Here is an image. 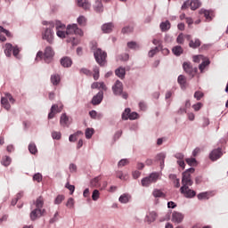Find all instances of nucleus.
<instances>
[{
  "label": "nucleus",
  "mask_w": 228,
  "mask_h": 228,
  "mask_svg": "<svg viewBox=\"0 0 228 228\" xmlns=\"http://www.w3.org/2000/svg\"><path fill=\"white\" fill-rule=\"evenodd\" d=\"M67 42L72 45H77L79 44V38L73 35H78L83 37L84 33L81 28H77V24L68 25L66 28Z\"/></svg>",
  "instance_id": "obj_1"
},
{
  "label": "nucleus",
  "mask_w": 228,
  "mask_h": 228,
  "mask_svg": "<svg viewBox=\"0 0 228 228\" xmlns=\"http://www.w3.org/2000/svg\"><path fill=\"white\" fill-rule=\"evenodd\" d=\"M54 57V50H53V47L46 46L44 52H38L37 54L36 60H42L44 58L45 63H51L53 61V58Z\"/></svg>",
  "instance_id": "obj_2"
},
{
  "label": "nucleus",
  "mask_w": 228,
  "mask_h": 228,
  "mask_svg": "<svg viewBox=\"0 0 228 228\" xmlns=\"http://www.w3.org/2000/svg\"><path fill=\"white\" fill-rule=\"evenodd\" d=\"M54 28V23H50V28H46L45 31L42 32L43 40H46L48 44L54 43V31L53 30Z\"/></svg>",
  "instance_id": "obj_3"
},
{
  "label": "nucleus",
  "mask_w": 228,
  "mask_h": 228,
  "mask_svg": "<svg viewBox=\"0 0 228 228\" xmlns=\"http://www.w3.org/2000/svg\"><path fill=\"white\" fill-rule=\"evenodd\" d=\"M195 172V168L191 167L183 173L182 184L183 186H191L193 181H191V175Z\"/></svg>",
  "instance_id": "obj_4"
},
{
  "label": "nucleus",
  "mask_w": 228,
  "mask_h": 228,
  "mask_svg": "<svg viewBox=\"0 0 228 228\" xmlns=\"http://www.w3.org/2000/svg\"><path fill=\"white\" fill-rule=\"evenodd\" d=\"M183 69L184 72L192 79V77H195L197 75V72H199V69L197 67H193L191 62H183Z\"/></svg>",
  "instance_id": "obj_5"
},
{
  "label": "nucleus",
  "mask_w": 228,
  "mask_h": 228,
  "mask_svg": "<svg viewBox=\"0 0 228 228\" xmlns=\"http://www.w3.org/2000/svg\"><path fill=\"white\" fill-rule=\"evenodd\" d=\"M106 56L107 53L105 52H102V49H97L94 52V58L95 61H97V63H99V65H101L102 67H104V65L106 64Z\"/></svg>",
  "instance_id": "obj_6"
},
{
  "label": "nucleus",
  "mask_w": 228,
  "mask_h": 228,
  "mask_svg": "<svg viewBox=\"0 0 228 228\" xmlns=\"http://www.w3.org/2000/svg\"><path fill=\"white\" fill-rule=\"evenodd\" d=\"M159 178V173H151L149 176L142 180V185L149 186L150 184H152V183H156V181H158Z\"/></svg>",
  "instance_id": "obj_7"
},
{
  "label": "nucleus",
  "mask_w": 228,
  "mask_h": 228,
  "mask_svg": "<svg viewBox=\"0 0 228 228\" xmlns=\"http://www.w3.org/2000/svg\"><path fill=\"white\" fill-rule=\"evenodd\" d=\"M56 28V35L59 38H67V31H65L66 27L65 24L61 23L60 21H56L55 23Z\"/></svg>",
  "instance_id": "obj_8"
},
{
  "label": "nucleus",
  "mask_w": 228,
  "mask_h": 228,
  "mask_svg": "<svg viewBox=\"0 0 228 228\" xmlns=\"http://www.w3.org/2000/svg\"><path fill=\"white\" fill-rule=\"evenodd\" d=\"M189 185H183L180 188V191L181 193H183V195H184V197H186V199H193V197H195V195H197V192L191 189H190V187H188Z\"/></svg>",
  "instance_id": "obj_9"
},
{
  "label": "nucleus",
  "mask_w": 228,
  "mask_h": 228,
  "mask_svg": "<svg viewBox=\"0 0 228 228\" xmlns=\"http://www.w3.org/2000/svg\"><path fill=\"white\" fill-rule=\"evenodd\" d=\"M191 7V10H197L200 7V1L199 0H188L182 5V10H186V8Z\"/></svg>",
  "instance_id": "obj_10"
},
{
  "label": "nucleus",
  "mask_w": 228,
  "mask_h": 228,
  "mask_svg": "<svg viewBox=\"0 0 228 228\" xmlns=\"http://www.w3.org/2000/svg\"><path fill=\"white\" fill-rule=\"evenodd\" d=\"M200 13L205 17L207 22H211L215 17V12L211 10L201 9Z\"/></svg>",
  "instance_id": "obj_11"
},
{
  "label": "nucleus",
  "mask_w": 228,
  "mask_h": 228,
  "mask_svg": "<svg viewBox=\"0 0 228 228\" xmlns=\"http://www.w3.org/2000/svg\"><path fill=\"white\" fill-rule=\"evenodd\" d=\"M222 149H215L210 152L209 159H211V161H216V159H220V158H222Z\"/></svg>",
  "instance_id": "obj_12"
},
{
  "label": "nucleus",
  "mask_w": 228,
  "mask_h": 228,
  "mask_svg": "<svg viewBox=\"0 0 228 228\" xmlns=\"http://www.w3.org/2000/svg\"><path fill=\"white\" fill-rule=\"evenodd\" d=\"M112 90H113V93L115 94V95L122 94V92L124 90L122 82H120V80H117L114 86L112 87Z\"/></svg>",
  "instance_id": "obj_13"
},
{
  "label": "nucleus",
  "mask_w": 228,
  "mask_h": 228,
  "mask_svg": "<svg viewBox=\"0 0 228 228\" xmlns=\"http://www.w3.org/2000/svg\"><path fill=\"white\" fill-rule=\"evenodd\" d=\"M44 213H45V209L35 208L30 213V219L37 220V218H40V216H43Z\"/></svg>",
  "instance_id": "obj_14"
},
{
  "label": "nucleus",
  "mask_w": 228,
  "mask_h": 228,
  "mask_svg": "<svg viewBox=\"0 0 228 228\" xmlns=\"http://www.w3.org/2000/svg\"><path fill=\"white\" fill-rule=\"evenodd\" d=\"M104 97V93L100 91L96 95H94L92 99V104L94 106H97V104H101L102 102V99Z\"/></svg>",
  "instance_id": "obj_15"
},
{
  "label": "nucleus",
  "mask_w": 228,
  "mask_h": 228,
  "mask_svg": "<svg viewBox=\"0 0 228 228\" xmlns=\"http://www.w3.org/2000/svg\"><path fill=\"white\" fill-rule=\"evenodd\" d=\"M60 124L62 127H69V126H70V118H69L66 113L61 114Z\"/></svg>",
  "instance_id": "obj_16"
},
{
  "label": "nucleus",
  "mask_w": 228,
  "mask_h": 228,
  "mask_svg": "<svg viewBox=\"0 0 228 228\" xmlns=\"http://www.w3.org/2000/svg\"><path fill=\"white\" fill-rule=\"evenodd\" d=\"M184 220V216L179 212H174L172 214V222L175 224H181Z\"/></svg>",
  "instance_id": "obj_17"
},
{
  "label": "nucleus",
  "mask_w": 228,
  "mask_h": 228,
  "mask_svg": "<svg viewBox=\"0 0 228 228\" xmlns=\"http://www.w3.org/2000/svg\"><path fill=\"white\" fill-rule=\"evenodd\" d=\"M177 81L181 86V89L186 90V87L188 86V83L186 82V77L184 75H180L178 76Z\"/></svg>",
  "instance_id": "obj_18"
},
{
  "label": "nucleus",
  "mask_w": 228,
  "mask_h": 228,
  "mask_svg": "<svg viewBox=\"0 0 228 228\" xmlns=\"http://www.w3.org/2000/svg\"><path fill=\"white\" fill-rule=\"evenodd\" d=\"M61 65L66 69H69V67H72V59H70V57L61 58Z\"/></svg>",
  "instance_id": "obj_19"
},
{
  "label": "nucleus",
  "mask_w": 228,
  "mask_h": 228,
  "mask_svg": "<svg viewBox=\"0 0 228 228\" xmlns=\"http://www.w3.org/2000/svg\"><path fill=\"white\" fill-rule=\"evenodd\" d=\"M77 6L83 8V10H90V3L88 0H77Z\"/></svg>",
  "instance_id": "obj_20"
},
{
  "label": "nucleus",
  "mask_w": 228,
  "mask_h": 228,
  "mask_svg": "<svg viewBox=\"0 0 228 228\" xmlns=\"http://www.w3.org/2000/svg\"><path fill=\"white\" fill-rule=\"evenodd\" d=\"M211 64V61H209V59L205 60L204 61H202L200 65H199V69L200 72L201 74H204V70L206 69H208V67H209V65Z\"/></svg>",
  "instance_id": "obj_21"
},
{
  "label": "nucleus",
  "mask_w": 228,
  "mask_h": 228,
  "mask_svg": "<svg viewBox=\"0 0 228 228\" xmlns=\"http://www.w3.org/2000/svg\"><path fill=\"white\" fill-rule=\"evenodd\" d=\"M103 33H111L113 31V23H105L102 26Z\"/></svg>",
  "instance_id": "obj_22"
},
{
  "label": "nucleus",
  "mask_w": 228,
  "mask_h": 228,
  "mask_svg": "<svg viewBox=\"0 0 228 228\" xmlns=\"http://www.w3.org/2000/svg\"><path fill=\"white\" fill-rule=\"evenodd\" d=\"M36 209H42L44 208V198L42 196L38 197L34 202Z\"/></svg>",
  "instance_id": "obj_23"
},
{
  "label": "nucleus",
  "mask_w": 228,
  "mask_h": 228,
  "mask_svg": "<svg viewBox=\"0 0 228 228\" xmlns=\"http://www.w3.org/2000/svg\"><path fill=\"white\" fill-rule=\"evenodd\" d=\"M91 88H98V90H106V85H104V82H94L92 84Z\"/></svg>",
  "instance_id": "obj_24"
},
{
  "label": "nucleus",
  "mask_w": 228,
  "mask_h": 228,
  "mask_svg": "<svg viewBox=\"0 0 228 228\" xmlns=\"http://www.w3.org/2000/svg\"><path fill=\"white\" fill-rule=\"evenodd\" d=\"M94 11H96L98 13H101V12H103L104 7H102V2H101V0H96L94 5Z\"/></svg>",
  "instance_id": "obj_25"
},
{
  "label": "nucleus",
  "mask_w": 228,
  "mask_h": 228,
  "mask_svg": "<svg viewBox=\"0 0 228 228\" xmlns=\"http://www.w3.org/2000/svg\"><path fill=\"white\" fill-rule=\"evenodd\" d=\"M129 200H131V195L128 193H124L119 197V202H121V204H127Z\"/></svg>",
  "instance_id": "obj_26"
},
{
  "label": "nucleus",
  "mask_w": 228,
  "mask_h": 228,
  "mask_svg": "<svg viewBox=\"0 0 228 228\" xmlns=\"http://www.w3.org/2000/svg\"><path fill=\"white\" fill-rule=\"evenodd\" d=\"M115 74H116V76H118V77L124 79V77H126V69L120 67L116 69Z\"/></svg>",
  "instance_id": "obj_27"
},
{
  "label": "nucleus",
  "mask_w": 228,
  "mask_h": 228,
  "mask_svg": "<svg viewBox=\"0 0 228 228\" xmlns=\"http://www.w3.org/2000/svg\"><path fill=\"white\" fill-rule=\"evenodd\" d=\"M13 51V45L12 44L7 43L5 45V49H4V54L8 57L12 56V53Z\"/></svg>",
  "instance_id": "obj_28"
},
{
  "label": "nucleus",
  "mask_w": 228,
  "mask_h": 228,
  "mask_svg": "<svg viewBox=\"0 0 228 228\" xmlns=\"http://www.w3.org/2000/svg\"><path fill=\"white\" fill-rule=\"evenodd\" d=\"M189 46L191 47V49H197L198 47H200V39L191 40L189 43Z\"/></svg>",
  "instance_id": "obj_29"
},
{
  "label": "nucleus",
  "mask_w": 228,
  "mask_h": 228,
  "mask_svg": "<svg viewBox=\"0 0 228 228\" xmlns=\"http://www.w3.org/2000/svg\"><path fill=\"white\" fill-rule=\"evenodd\" d=\"M160 29L161 31L165 32V31H168V29H170V21L166 20L160 23Z\"/></svg>",
  "instance_id": "obj_30"
},
{
  "label": "nucleus",
  "mask_w": 228,
  "mask_h": 228,
  "mask_svg": "<svg viewBox=\"0 0 228 228\" xmlns=\"http://www.w3.org/2000/svg\"><path fill=\"white\" fill-rule=\"evenodd\" d=\"M165 158H167V156L164 153H159L157 155V161H160L161 168L165 167Z\"/></svg>",
  "instance_id": "obj_31"
},
{
  "label": "nucleus",
  "mask_w": 228,
  "mask_h": 228,
  "mask_svg": "<svg viewBox=\"0 0 228 228\" xmlns=\"http://www.w3.org/2000/svg\"><path fill=\"white\" fill-rule=\"evenodd\" d=\"M172 51L175 56H181V54L183 53V47L179 45L173 47Z\"/></svg>",
  "instance_id": "obj_32"
},
{
  "label": "nucleus",
  "mask_w": 228,
  "mask_h": 228,
  "mask_svg": "<svg viewBox=\"0 0 228 228\" xmlns=\"http://www.w3.org/2000/svg\"><path fill=\"white\" fill-rule=\"evenodd\" d=\"M1 104L4 108V110H7V111L10 110V108H12V106L8 102V98L2 97Z\"/></svg>",
  "instance_id": "obj_33"
},
{
  "label": "nucleus",
  "mask_w": 228,
  "mask_h": 228,
  "mask_svg": "<svg viewBox=\"0 0 228 228\" xmlns=\"http://www.w3.org/2000/svg\"><path fill=\"white\" fill-rule=\"evenodd\" d=\"M184 37L190 40V35L184 36V34L181 33L180 35H178L177 38H176V42L177 44H184Z\"/></svg>",
  "instance_id": "obj_34"
},
{
  "label": "nucleus",
  "mask_w": 228,
  "mask_h": 228,
  "mask_svg": "<svg viewBox=\"0 0 228 228\" xmlns=\"http://www.w3.org/2000/svg\"><path fill=\"white\" fill-rule=\"evenodd\" d=\"M207 59L208 58L204 57V55H194L192 57V61H194V63H199L200 61H204Z\"/></svg>",
  "instance_id": "obj_35"
},
{
  "label": "nucleus",
  "mask_w": 228,
  "mask_h": 228,
  "mask_svg": "<svg viewBox=\"0 0 228 228\" xmlns=\"http://www.w3.org/2000/svg\"><path fill=\"white\" fill-rule=\"evenodd\" d=\"M28 151L30 154H37V152H38V150L37 149V144H35V142H31L28 145Z\"/></svg>",
  "instance_id": "obj_36"
},
{
  "label": "nucleus",
  "mask_w": 228,
  "mask_h": 228,
  "mask_svg": "<svg viewBox=\"0 0 228 228\" xmlns=\"http://www.w3.org/2000/svg\"><path fill=\"white\" fill-rule=\"evenodd\" d=\"M63 110V105H61L60 107L58 104H53L51 108V111H53L55 113H61V110Z\"/></svg>",
  "instance_id": "obj_37"
},
{
  "label": "nucleus",
  "mask_w": 228,
  "mask_h": 228,
  "mask_svg": "<svg viewBox=\"0 0 228 228\" xmlns=\"http://www.w3.org/2000/svg\"><path fill=\"white\" fill-rule=\"evenodd\" d=\"M12 163V159L8 156H4L2 159V165L4 167H10V164Z\"/></svg>",
  "instance_id": "obj_38"
},
{
  "label": "nucleus",
  "mask_w": 228,
  "mask_h": 228,
  "mask_svg": "<svg viewBox=\"0 0 228 228\" xmlns=\"http://www.w3.org/2000/svg\"><path fill=\"white\" fill-rule=\"evenodd\" d=\"M127 47L128 49H140V45L134 41L128 42Z\"/></svg>",
  "instance_id": "obj_39"
},
{
  "label": "nucleus",
  "mask_w": 228,
  "mask_h": 228,
  "mask_svg": "<svg viewBox=\"0 0 228 228\" xmlns=\"http://www.w3.org/2000/svg\"><path fill=\"white\" fill-rule=\"evenodd\" d=\"M129 115H131V109L127 108L125 110V111L122 114V119L123 120H128Z\"/></svg>",
  "instance_id": "obj_40"
},
{
  "label": "nucleus",
  "mask_w": 228,
  "mask_h": 228,
  "mask_svg": "<svg viewBox=\"0 0 228 228\" xmlns=\"http://www.w3.org/2000/svg\"><path fill=\"white\" fill-rule=\"evenodd\" d=\"M79 134H83V132L77 131L76 134L69 135V142H76Z\"/></svg>",
  "instance_id": "obj_41"
},
{
  "label": "nucleus",
  "mask_w": 228,
  "mask_h": 228,
  "mask_svg": "<svg viewBox=\"0 0 228 228\" xmlns=\"http://www.w3.org/2000/svg\"><path fill=\"white\" fill-rule=\"evenodd\" d=\"M99 181H101V176H96L91 181V186L93 188H97V186H99Z\"/></svg>",
  "instance_id": "obj_42"
},
{
  "label": "nucleus",
  "mask_w": 228,
  "mask_h": 228,
  "mask_svg": "<svg viewBox=\"0 0 228 228\" xmlns=\"http://www.w3.org/2000/svg\"><path fill=\"white\" fill-rule=\"evenodd\" d=\"M22 196H23V193L22 192H19L16 195V198L12 200V203H11L12 206H16L17 202H19V200H20V199H22Z\"/></svg>",
  "instance_id": "obj_43"
},
{
  "label": "nucleus",
  "mask_w": 228,
  "mask_h": 228,
  "mask_svg": "<svg viewBox=\"0 0 228 228\" xmlns=\"http://www.w3.org/2000/svg\"><path fill=\"white\" fill-rule=\"evenodd\" d=\"M51 81L53 85H58L60 83V75H52Z\"/></svg>",
  "instance_id": "obj_44"
},
{
  "label": "nucleus",
  "mask_w": 228,
  "mask_h": 228,
  "mask_svg": "<svg viewBox=\"0 0 228 228\" xmlns=\"http://www.w3.org/2000/svg\"><path fill=\"white\" fill-rule=\"evenodd\" d=\"M93 135H94V128H86V138H87V140H90V138H92Z\"/></svg>",
  "instance_id": "obj_45"
},
{
  "label": "nucleus",
  "mask_w": 228,
  "mask_h": 228,
  "mask_svg": "<svg viewBox=\"0 0 228 228\" xmlns=\"http://www.w3.org/2000/svg\"><path fill=\"white\" fill-rule=\"evenodd\" d=\"M77 22L79 26H86V18H85V16H79L77 18Z\"/></svg>",
  "instance_id": "obj_46"
},
{
  "label": "nucleus",
  "mask_w": 228,
  "mask_h": 228,
  "mask_svg": "<svg viewBox=\"0 0 228 228\" xmlns=\"http://www.w3.org/2000/svg\"><path fill=\"white\" fill-rule=\"evenodd\" d=\"M94 74H93V77L95 81H97V79H99V67L95 66L93 69Z\"/></svg>",
  "instance_id": "obj_47"
},
{
  "label": "nucleus",
  "mask_w": 228,
  "mask_h": 228,
  "mask_svg": "<svg viewBox=\"0 0 228 228\" xmlns=\"http://www.w3.org/2000/svg\"><path fill=\"white\" fill-rule=\"evenodd\" d=\"M101 193L99 192V190H94L92 194L93 200H99Z\"/></svg>",
  "instance_id": "obj_48"
},
{
  "label": "nucleus",
  "mask_w": 228,
  "mask_h": 228,
  "mask_svg": "<svg viewBox=\"0 0 228 228\" xmlns=\"http://www.w3.org/2000/svg\"><path fill=\"white\" fill-rule=\"evenodd\" d=\"M204 97V93L200 91H197L194 93V98L197 99V101H200Z\"/></svg>",
  "instance_id": "obj_49"
},
{
  "label": "nucleus",
  "mask_w": 228,
  "mask_h": 228,
  "mask_svg": "<svg viewBox=\"0 0 228 228\" xmlns=\"http://www.w3.org/2000/svg\"><path fill=\"white\" fill-rule=\"evenodd\" d=\"M208 195L209 193L208 192H200V194H198V199L199 200H202L204 199H209Z\"/></svg>",
  "instance_id": "obj_50"
},
{
  "label": "nucleus",
  "mask_w": 228,
  "mask_h": 228,
  "mask_svg": "<svg viewBox=\"0 0 228 228\" xmlns=\"http://www.w3.org/2000/svg\"><path fill=\"white\" fill-rule=\"evenodd\" d=\"M65 200V196L64 195H58L55 199V204H61Z\"/></svg>",
  "instance_id": "obj_51"
},
{
  "label": "nucleus",
  "mask_w": 228,
  "mask_h": 228,
  "mask_svg": "<svg viewBox=\"0 0 228 228\" xmlns=\"http://www.w3.org/2000/svg\"><path fill=\"white\" fill-rule=\"evenodd\" d=\"M33 180L37 181V183H41V181H42V174H40V173L35 174L34 176H33Z\"/></svg>",
  "instance_id": "obj_52"
},
{
  "label": "nucleus",
  "mask_w": 228,
  "mask_h": 228,
  "mask_svg": "<svg viewBox=\"0 0 228 228\" xmlns=\"http://www.w3.org/2000/svg\"><path fill=\"white\" fill-rule=\"evenodd\" d=\"M117 177H118V179H121V181H126L127 175H124L122 172L119 171L117 173Z\"/></svg>",
  "instance_id": "obj_53"
},
{
  "label": "nucleus",
  "mask_w": 228,
  "mask_h": 228,
  "mask_svg": "<svg viewBox=\"0 0 228 228\" xmlns=\"http://www.w3.org/2000/svg\"><path fill=\"white\" fill-rule=\"evenodd\" d=\"M126 165H129V160H127V159H123L118 162V167H126Z\"/></svg>",
  "instance_id": "obj_54"
},
{
  "label": "nucleus",
  "mask_w": 228,
  "mask_h": 228,
  "mask_svg": "<svg viewBox=\"0 0 228 228\" xmlns=\"http://www.w3.org/2000/svg\"><path fill=\"white\" fill-rule=\"evenodd\" d=\"M52 138H53V140H60L61 138V133L53 132L52 133Z\"/></svg>",
  "instance_id": "obj_55"
},
{
  "label": "nucleus",
  "mask_w": 228,
  "mask_h": 228,
  "mask_svg": "<svg viewBox=\"0 0 228 228\" xmlns=\"http://www.w3.org/2000/svg\"><path fill=\"white\" fill-rule=\"evenodd\" d=\"M153 196H155L156 198L165 197V193H163V191H161L159 190H155V191H153Z\"/></svg>",
  "instance_id": "obj_56"
},
{
  "label": "nucleus",
  "mask_w": 228,
  "mask_h": 228,
  "mask_svg": "<svg viewBox=\"0 0 228 228\" xmlns=\"http://www.w3.org/2000/svg\"><path fill=\"white\" fill-rule=\"evenodd\" d=\"M66 206L69 209H72V208H74V200L72 198H69L66 203Z\"/></svg>",
  "instance_id": "obj_57"
},
{
  "label": "nucleus",
  "mask_w": 228,
  "mask_h": 228,
  "mask_svg": "<svg viewBox=\"0 0 228 228\" xmlns=\"http://www.w3.org/2000/svg\"><path fill=\"white\" fill-rule=\"evenodd\" d=\"M65 188L69 190L70 195H72V193H74V191L76 190V187L74 185H70V183H66Z\"/></svg>",
  "instance_id": "obj_58"
},
{
  "label": "nucleus",
  "mask_w": 228,
  "mask_h": 228,
  "mask_svg": "<svg viewBox=\"0 0 228 228\" xmlns=\"http://www.w3.org/2000/svg\"><path fill=\"white\" fill-rule=\"evenodd\" d=\"M186 163H187V165H190V167H193V165H195V163H197V160L193 158L186 159Z\"/></svg>",
  "instance_id": "obj_59"
},
{
  "label": "nucleus",
  "mask_w": 228,
  "mask_h": 228,
  "mask_svg": "<svg viewBox=\"0 0 228 228\" xmlns=\"http://www.w3.org/2000/svg\"><path fill=\"white\" fill-rule=\"evenodd\" d=\"M81 74H85L86 76H92V71L86 68H83L80 69Z\"/></svg>",
  "instance_id": "obj_60"
},
{
  "label": "nucleus",
  "mask_w": 228,
  "mask_h": 228,
  "mask_svg": "<svg viewBox=\"0 0 228 228\" xmlns=\"http://www.w3.org/2000/svg\"><path fill=\"white\" fill-rule=\"evenodd\" d=\"M158 51H159V48L158 47H155L154 49L151 50L148 53L150 58H153V56L158 53Z\"/></svg>",
  "instance_id": "obj_61"
},
{
  "label": "nucleus",
  "mask_w": 228,
  "mask_h": 228,
  "mask_svg": "<svg viewBox=\"0 0 228 228\" xmlns=\"http://www.w3.org/2000/svg\"><path fill=\"white\" fill-rule=\"evenodd\" d=\"M129 120H136L138 118V113L136 112H132L128 116Z\"/></svg>",
  "instance_id": "obj_62"
},
{
  "label": "nucleus",
  "mask_w": 228,
  "mask_h": 228,
  "mask_svg": "<svg viewBox=\"0 0 228 228\" xmlns=\"http://www.w3.org/2000/svg\"><path fill=\"white\" fill-rule=\"evenodd\" d=\"M192 108H193L194 111H200V108H202V103L198 102V103L192 105Z\"/></svg>",
  "instance_id": "obj_63"
},
{
  "label": "nucleus",
  "mask_w": 228,
  "mask_h": 228,
  "mask_svg": "<svg viewBox=\"0 0 228 228\" xmlns=\"http://www.w3.org/2000/svg\"><path fill=\"white\" fill-rule=\"evenodd\" d=\"M122 33H133V27H125L122 28Z\"/></svg>",
  "instance_id": "obj_64"
}]
</instances>
